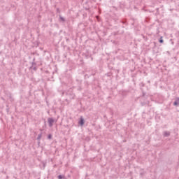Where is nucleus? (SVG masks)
Here are the masks:
<instances>
[{
  "mask_svg": "<svg viewBox=\"0 0 179 179\" xmlns=\"http://www.w3.org/2000/svg\"><path fill=\"white\" fill-rule=\"evenodd\" d=\"M48 122L49 124V127H52V125H54V119L52 117H49L48 119Z\"/></svg>",
  "mask_w": 179,
  "mask_h": 179,
  "instance_id": "1",
  "label": "nucleus"
},
{
  "mask_svg": "<svg viewBox=\"0 0 179 179\" xmlns=\"http://www.w3.org/2000/svg\"><path fill=\"white\" fill-rule=\"evenodd\" d=\"M173 106H175V107H179V97H177L175 99V101L173 102Z\"/></svg>",
  "mask_w": 179,
  "mask_h": 179,
  "instance_id": "2",
  "label": "nucleus"
},
{
  "mask_svg": "<svg viewBox=\"0 0 179 179\" xmlns=\"http://www.w3.org/2000/svg\"><path fill=\"white\" fill-rule=\"evenodd\" d=\"M78 124H80V125L81 126L85 125V120L83 119V117H80Z\"/></svg>",
  "mask_w": 179,
  "mask_h": 179,
  "instance_id": "3",
  "label": "nucleus"
},
{
  "mask_svg": "<svg viewBox=\"0 0 179 179\" xmlns=\"http://www.w3.org/2000/svg\"><path fill=\"white\" fill-rule=\"evenodd\" d=\"M170 136V131H164V136L169 137Z\"/></svg>",
  "mask_w": 179,
  "mask_h": 179,
  "instance_id": "4",
  "label": "nucleus"
},
{
  "mask_svg": "<svg viewBox=\"0 0 179 179\" xmlns=\"http://www.w3.org/2000/svg\"><path fill=\"white\" fill-rule=\"evenodd\" d=\"M41 136H43V134L41 133L38 135L37 141H40L41 139Z\"/></svg>",
  "mask_w": 179,
  "mask_h": 179,
  "instance_id": "5",
  "label": "nucleus"
},
{
  "mask_svg": "<svg viewBox=\"0 0 179 179\" xmlns=\"http://www.w3.org/2000/svg\"><path fill=\"white\" fill-rule=\"evenodd\" d=\"M59 20H61V22H65V18H64L62 16L59 15Z\"/></svg>",
  "mask_w": 179,
  "mask_h": 179,
  "instance_id": "6",
  "label": "nucleus"
},
{
  "mask_svg": "<svg viewBox=\"0 0 179 179\" xmlns=\"http://www.w3.org/2000/svg\"><path fill=\"white\" fill-rule=\"evenodd\" d=\"M159 42L162 44V43H164V41L163 40V37H161L159 39Z\"/></svg>",
  "mask_w": 179,
  "mask_h": 179,
  "instance_id": "7",
  "label": "nucleus"
},
{
  "mask_svg": "<svg viewBox=\"0 0 179 179\" xmlns=\"http://www.w3.org/2000/svg\"><path fill=\"white\" fill-rule=\"evenodd\" d=\"M48 139H52V135L49 134V135L48 136Z\"/></svg>",
  "mask_w": 179,
  "mask_h": 179,
  "instance_id": "8",
  "label": "nucleus"
},
{
  "mask_svg": "<svg viewBox=\"0 0 179 179\" xmlns=\"http://www.w3.org/2000/svg\"><path fill=\"white\" fill-rule=\"evenodd\" d=\"M57 178H58V179L64 178V177L62 175H59Z\"/></svg>",
  "mask_w": 179,
  "mask_h": 179,
  "instance_id": "9",
  "label": "nucleus"
},
{
  "mask_svg": "<svg viewBox=\"0 0 179 179\" xmlns=\"http://www.w3.org/2000/svg\"><path fill=\"white\" fill-rule=\"evenodd\" d=\"M140 174H141V176H143V174H145V172H141Z\"/></svg>",
  "mask_w": 179,
  "mask_h": 179,
  "instance_id": "10",
  "label": "nucleus"
},
{
  "mask_svg": "<svg viewBox=\"0 0 179 179\" xmlns=\"http://www.w3.org/2000/svg\"><path fill=\"white\" fill-rule=\"evenodd\" d=\"M33 69H34V71H36L37 69V68L34 67Z\"/></svg>",
  "mask_w": 179,
  "mask_h": 179,
  "instance_id": "11",
  "label": "nucleus"
},
{
  "mask_svg": "<svg viewBox=\"0 0 179 179\" xmlns=\"http://www.w3.org/2000/svg\"><path fill=\"white\" fill-rule=\"evenodd\" d=\"M57 11L59 13V8H57Z\"/></svg>",
  "mask_w": 179,
  "mask_h": 179,
  "instance_id": "12",
  "label": "nucleus"
},
{
  "mask_svg": "<svg viewBox=\"0 0 179 179\" xmlns=\"http://www.w3.org/2000/svg\"><path fill=\"white\" fill-rule=\"evenodd\" d=\"M122 23H125V21H123Z\"/></svg>",
  "mask_w": 179,
  "mask_h": 179,
  "instance_id": "13",
  "label": "nucleus"
}]
</instances>
